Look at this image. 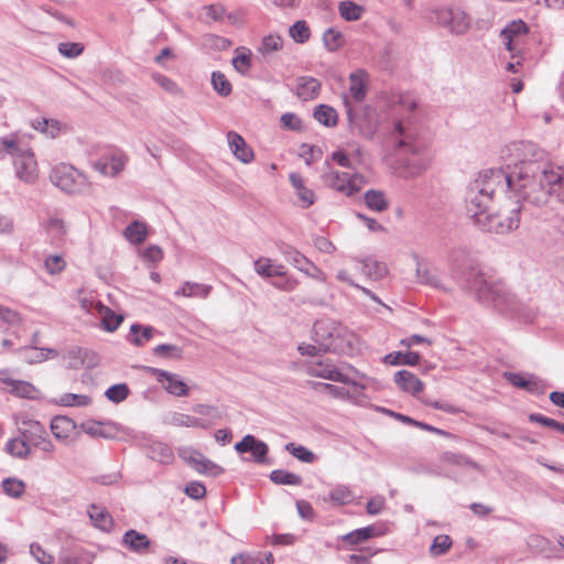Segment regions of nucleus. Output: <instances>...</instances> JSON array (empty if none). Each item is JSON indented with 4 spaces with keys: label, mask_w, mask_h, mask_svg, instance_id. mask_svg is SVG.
<instances>
[{
    "label": "nucleus",
    "mask_w": 564,
    "mask_h": 564,
    "mask_svg": "<svg viewBox=\"0 0 564 564\" xmlns=\"http://www.w3.org/2000/svg\"><path fill=\"white\" fill-rule=\"evenodd\" d=\"M30 444L23 438H12L6 444V449L12 456L25 458L30 454Z\"/></svg>",
    "instance_id": "37998d69"
},
{
    "label": "nucleus",
    "mask_w": 564,
    "mask_h": 564,
    "mask_svg": "<svg viewBox=\"0 0 564 564\" xmlns=\"http://www.w3.org/2000/svg\"><path fill=\"white\" fill-rule=\"evenodd\" d=\"M283 39L278 34H269L264 36L258 47V52L262 55H269L273 52L282 50Z\"/></svg>",
    "instance_id": "a19ab883"
},
{
    "label": "nucleus",
    "mask_w": 564,
    "mask_h": 564,
    "mask_svg": "<svg viewBox=\"0 0 564 564\" xmlns=\"http://www.w3.org/2000/svg\"><path fill=\"white\" fill-rule=\"evenodd\" d=\"M280 250L284 258L302 272L307 273V265H313L304 254L290 245H283Z\"/></svg>",
    "instance_id": "a878e982"
},
{
    "label": "nucleus",
    "mask_w": 564,
    "mask_h": 564,
    "mask_svg": "<svg viewBox=\"0 0 564 564\" xmlns=\"http://www.w3.org/2000/svg\"><path fill=\"white\" fill-rule=\"evenodd\" d=\"M130 330L135 335L131 339V343L138 347L143 346V344L150 340L155 333V329L152 326H142L140 324L131 325Z\"/></svg>",
    "instance_id": "c03bdc74"
},
{
    "label": "nucleus",
    "mask_w": 564,
    "mask_h": 564,
    "mask_svg": "<svg viewBox=\"0 0 564 564\" xmlns=\"http://www.w3.org/2000/svg\"><path fill=\"white\" fill-rule=\"evenodd\" d=\"M394 132L400 135L397 145L398 149H405L406 151L413 154L419 153V145L415 142H413L410 135L405 132V129L401 121H397L394 123Z\"/></svg>",
    "instance_id": "58836bf2"
},
{
    "label": "nucleus",
    "mask_w": 564,
    "mask_h": 564,
    "mask_svg": "<svg viewBox=\"0 0 564 564\" xmlns=\"http://www.w3.org/2000/svg\"><path fill=\"white\" fill-rule=\"evenodd\" d=\"M45 229L55 241H61L67 231L65 223L57 217H50L45 225Z\"/></svg>",
    "instance_id": "603ef678"
},
{
    "label": "nucleus",
    "mask_w": 564,
    "mask_h": 564,
    "mask_svg": "<svg viewBox=\"0 0 564 564\" xmlns=\"http://www.w3.org/2000/svg\"><path fill=\"white\" fill-rule=\"evenodd\" d=\"M26 149H21L13 137H2L0 138V153H8L12 155L14 159L18 158V154L24 152Z\"/></svg>",
    "instance_id": "052dcab7"
},
{
    "label": "nucleus",
    "mask_w": 564,
    "mask_h": 564,
    "mask_svg": "<svg viewBox=\"0 0 564 564\" xmlns=\"http://www.w3.org/2000/svg\"><path fill=\"white\" fill-rule=\"evenodd\" d=\"M462 283L463 288L473 294L477 301L496 307L500 305L503 294L502 285L496 283L492 276L479 267H471L464 272Z\"/></svg>",
    "instance_id": "7ed1b4c3"
},
{
    "label": "nucleus",
    "mask_w": 564,
    "mask_h": 564,
    "mask_svg": "<svg viewBox=\"0 0 564 564\" xmlns=\"http://www.w3.org/2000/svg\"><path fill=\"white\" fill-rule=\"evenodd\" d=\"M285 449L291 455H293L294 457H296L299 460H301L303 463H312L315 458V455L312 451H310L305 446L296 445L295 443H288L285 445Z\"/></svg>",
    "instance_id": "6e6d98bb"
},
{
    "label": "nucleus",
    "mask_w": 564,
    "mask_h": 564,
    "mask_svg": "<svg viewBox=\"0 0 564 564\" xmlns=\"http://www.w3.org/2000/svg\"><path fill=\"white\" fill-rule=\"evenodd\" d=\"M235 451L239 454L251 453L252 462L259 465L268 464L269 446L265 442L258 440L251 434H247L242 440L235 444Z\"/></svg>",
    "instance_id": "f8f14e48"
},
{
    "label": "nucleus",
    "mask_w": 564,
    "mask_h": 564,
    "mask_svg": "<svg viewBox=\"0 0 564 564\" xmlns=\"http://www.w3.org/2000/svg\"><path fill=\"white\" fill-rule=\"evenodd\" d=\"M340 17L346 21H357L364 13V8L352 1H343L338 7Z\"/></svg>",
    "instance_id": "79ce46f5"
},
{
    "label": "nucleus",
    "mask_w": 564,
    "mask_h": 564,
    "mask_svg": "<svg viewBox=\"0 0 564 564\" xmlns=\"http://www.w3.org/2000/svg\"><path fill=\"white\" fill-rule=\"evenodd\" d=\"M314 118L325 127H335L338 122L336 110L327 105H319L315 108Z\"/></svg>",
    "instance_id": "2f4dec72"
},
{
    "label": "nucleus",
    "mask_w": 564,
    "mask_h": 564,
    "mask_svg": "<svg viewBox=\"0 0 564 564\" xmlns=\"http://www.w3.org/2000/svg\"><path fill=\"white\" fill-rule=\"evenodd\" d=\"M58 52L67 58H75L84 52V45L79 42H62L58 44Z\"/></svg>",
    "instance_id": "bf43d9fd"
},
{
    "label": "nucleus",
    "mask_w": 564,
    "mask_h": 564,
    "mask_svg": "<svg viewBox=\"0 0 564 564\" xmlns=\"http://www.w3.org/2000/svg\"><path fill=\"white\" fill-rule=\"evenodd\" d=\"M528 32L529 26L522 20H513L502 29L500 35L505 42L506 48L511 53V58H514L521 53V45Z\"/></svg>",
    "instance_id": "1a4fd4ad"
},
{
    "label": "nucleus",
    "mask_w": 564,
    "mask_h": 564,
    "mask_svg": "<svg viewBox=\"0 0 564 564\" xmlns=\"http://www.w3.org/2000/svg\"><path fill=\"white\" fill-rule=\"evenodd\" d=\"M452 546V539L449 535L441 534L434 538L431 546L430 553L433 556H438L445 554Z\"/></svg>",
    "instance_id": "4d7b16f0"
},
{
    "label": "nucleus",
    "mask_w": 564,
    "mask_h": 564,
    "mask_svg": "<svg viewBox=\"0 0 564 564\" xmlns=\"http://www.w3.org/2000/svg\"><path fill=\"white\" fill-rule=\"evenodd\" d=\"M152 79L166 93L172 95H182V89L178 87V85L171 79L170 77L160 74V73H153Z\"/></svg>",
    "instance_id": "5fc2aeb1"
},
{
    "label": "nucleus",
    "mask_w": 564,
    "mask_h": 564,
    "mask_svg": "<svg viewBox=\"0 0 564 564\" xmlns=\"http://www.w3.org/2000/svg\"><path fill=\"white\" fill-rule=\"evenodd\" d=\"M91 399L85 394H76V393H65L61 398V403L66 406H85L90 403Z\"/></svg>",
    "instance_id": "e2e57ef3"
},
{
    "label": "nucleus",
    "mask_w": 564,
    "mask_h": 564,
    "mask_svg": "<svg viewBox=\"0 0 564 564\" xmlns=\"http://www.w3.org/2000/svg\"><path fill=\"white\" fill-rule=\"evenodd\" d=\"M147 226L144 223L134 220L124 229V237L133 245L142 243L147 238Z\"/></svg>",
    "instance_id": "7c9ffc66"
},
{
    "label": "nucleus",
    "mask_w": 564,
    "mask_h": 564,
    "mask_svg": "<svg viewBox=\"0 0 564 564\" xmlns=\"http://www.w3.org/2000/svg\"><path fill=\"white\" fill-rule=\"evenodd\" d=\"M327 167L329 166L327 165ZM322 178L324 184L328 187L347 195L348 189L346 187V182H348V173L328 169V171L323 174Z\"/></svg>",
    "instance_id": "5701e85b"
},
{
    "label": "nucleus",
    "mask_w": 564,
    "mask_h": 564,
    "mask_svg": "<svg viewBox=\"0 0 564 564\" xmlns=\"http://www.w3.org/2000/svg\"><path fill=\"white\" fill-rule=\"evenodd\" d=\"M88 516L94 527L104 532H109L113 527L111 514L100 506L91 505L88 509Z\"/></svg>",
    "instance_id": "412c9836"
},
{
    "label": "nucleus",
    "mask_w": 564,
    "mask_h": 564,
    "mask_svg": "<svg viewBox=\"0 0 564 564\" xmlns=\"http://www.w3.org/2000/svg\"><path fill=\"white\" fill-rule=\"evenodd\" d=\"M441 462L445 463V464H449V465H454V466H458V467H470V468H474V469H479V465L471 460L469 457L463 455V454H457V453H453V452H444L441 457H440Z\"/></svg>",
    "instance_id": "f704fd0d"
},
{
    "label": "nucleus",
    "mask_w": 564,
    "mask_h": 564,
    "mask_svg": "<svg viewBox=\"0 0 564 564\" xmlns=\"http://www.w3.org/2000/svg\"><path fill=\"white\" fill-rule=\"evenodd\" d=\"M180 455L196 471L205 458V456L200 452L192 449V448L184 449Z\"/></svg>",
    "instance_id": "338daca9"
},
{
    "label": "nucleus",
    "mask_w": 564,
    "mask_h": 564,
    "mask_svg": "<svg viewBox=\"0 0 564 564\" xmlns=\"http://www.w3.org/2000/svg\"><path fill=\"white\" fill-rule=\"evenodd\" d=\"M366 177L361 174L355 173L350 175L348 173V182H346L347 196H351L358 193L366 184Z\"/></svg>",
    "instance_id": "0e129e2a"
},
{
    "label": "nucleus",
    "mask_w": 564,
    "mask_h": 564,
    "mask_svg": "<svg viewBox=\"0 0 564 564\" xmlns=\"http://www.w3.org/2000/svg\"><path fill=\"white\" fill-rule=\"evenodd\" d=\"M432 20L456 35L465 34L470 28V19L459 8H438L432 11Z\"/></svg>",
    "instance_id": "0eeeda50"
},
{
    "label": "nucleus",
    "mask_w": 564,
    "mask_h": 564,
    "mask_svg": "<svg viewBox=\"0 0 564 564\" xmlns=\"http://www.w3.org/2000/svg\"><path fill=\"white\" fill-rule=\"evenodd\" d=\"M210 291L212 285L187 281L183 283L181 289L175 292V295L206 299L209 295Z\"/></svg>",
    "instance_id": "bb28decb"
},
{
    "label": "nucleus",
    "mask_w": 564,
    "mask_h": 564,
    "mask_svg": "<svg viewBox=\"0 0 564 564\" xmlns=\"http://www.w3.org/2000/svg\"><path fill=\"white\" fill-rule=\"evenodd\" d=\"M7 384L10 387V392L20 398L32 399L36 392L33 384L22 380H8Z\"/></svg>",
    "instance_id": "4c0bfd02"
},
{
    "label": "nucleus",
    "mask_w": 564,
    "mask_h": 564,
    "mask_svg": "<svg viewBox=\"0 0 564 564\" xmlns=\"http://www.w3.org/2000/svg\"><path fill=\"white\" fill-rule=\"evenodd\" d=\"M305 372L308 376L318 377L329 381L340 382L344 384H356V382L348 376L344 375L330 359L307 362L305 365Z\"/></svg>",
    "instance_id": "6e6552de"
},
{
    "label": "nucleus",
    "mask_w": 564,
    "mask_h": 564,
    "mask_svg": "<svg viewBox=\"0 0 564 564\" xmlns=\"http://www.w3.org/2000/svg\"><path fill=\"white\" fill-rule=\"evenodd\" d=\"M366 206L377 213H381L388 209L389 202L382 191L368 189L364 195Z\"/></svg>",
    "instance_id": "393cba45"
},
{
    "label": "nucleus",
    "mask_w": 564,
    "mask_h": 564,
    "mask_svg": "<svg viewBox=\"0 0 564 564\" xmlns=\"http://www.w3.org/2000/svg\"><path fill=\"white\" fill-rule=\"evenodd\" d=\"M421 359V356L416 351H406V352H390L384 357V361L392 366L398 365H409V366H415L419 364Z\"/></svg>",
    "instance_id": "c756f323"
},
{
    "label": "nucleus",
    "mask_w": 564,
    "mask_h": 564,
    "mask_svg": "<svg viewBox=\"0 0 564 564\" xmlns=\"http://www.w3.org/2000/svg\"><path fill=\"white\" fill-rule=\"evenodd\" d=\"M321 90L318 79L311 76H303L297 79L296 95L304 101L312 100L317 97Z\"/></svg>",
    "instance_id": "aec40b11"
},
{
    "label": "nucleus",
    "mask_w": 564,
    "mask_h": 564,
    "mask_svg": "<svg viewBox=\"0 0 564 564\" xmlns=\"http://www.w3.org/2000/svg\"><path fill=\"white\" fill-rule=\"evenodd\" d=\"M350 337L348 329L333 319H319L313 325L312 339L323 354L343 350L345 344L350 346Z\"/></svg>",
    "instance_id": "20e7f679"
},
{
    "label": "nucleus",
    "mask_w": 564,
    "mask_h": 564,
    "mask_svg": "<svg viewBox=\"0 0 564 564\" xmlns=\"http://www.w3.org/2000/svg\"><path fill=\"white\" fill-rule=\"evenodd\" d=\"M72 429L73 421L66 416H55L51 421V431L53 435L58 440L66 438Z\"/></svg>",
    "instance_id": "e433bc0d"
},
{
    "label": "nucleus",
    "mask_w": 564,
    "mask_h": 564,
    "mask_svg": "<svg viewBox=\"0 0 564 564\" xmlns=\"http://www.w3.org/2000/svg\"><path fill=\"white\" fill-rule=\"evenodd\" d=\"M290 36L300 44L308 41L311 36V30L307 23L303 20L296 21L289 30Z\"/></svg>",
    "instance_id": "3c124183"
},
{
    "label": "nucleus",
    "mask_w": 564,
    "mask_h": 564,
    "mask_svg": "<svg viewBox=\"0 0 564 564\" xmlns=\"http://www.w3.org/2000/svg\"><path fill=\"white\" fill-rule=\"evenodd\" d=\"M212 85L213 88L223 97L229 96L232 91L230 82L221 72H213Z\"/></svg>",
    "instance_id": "8fccbe9b"
},
{
    "label": "nucleus",
    "mask_w": 564,
    "mask_h": 564,
    "mask_svg": "<svg viewBox=\"0 0 564 564\" xmlns=\"http://www.w3.org/2000/svg\"><path fill=\"white\" fill-rule=\"evenodd\" d=\"M361 264L362 273L372 280H380L387 274L386 264L373 258H365L361 260Z\"/></svg>",
    "instance_id": "c85d7f7f"
},
{
    "label": "nucleus",
    "mask_w": 564,
    "mask_h": 564,
    "mask_svg": "<svg viewBox=\"0 0 564 564\" xmlns=\"http://www.w3.org/2000/svg\"><path fill=\"white\" fill-rule=\"evenodd\" d=\"M44 267L47 273L57 274L61 273L65 267L66 262L59 254H51L44 261Z\"/></svg>",
    "instance_id": "680f3d73"
},
{
    "label": "nucleus",
    "mask_w": 564,
    "mask_h": 564,
    "mask_svg": "<svg viewBox=\"0 0 564 564\" xmlns=\"http://www.w3.org/2000/svg\"><path fill=\"white\" fill-rule=\"evenodd\" d=\"M129 392L130 390L127 383H117L109 387L106 390L105 395L109 401L120 403L128 398Z\"/></svg>",
    "instance_id": "864d4df0"
},
{
    "label": "nucleus",
    "mask_w": 564,
    "mask_h": 564,
    "mask_svg": "<svg viewBox=\"0 0 564 564\" xmlns=\"http://www.w3.org/2000/svg\"><path fill=\"white\" fill-rule=\"evenodd\" d=\"M312 389L315 391L326 392L336 399H346L349 397V391L344 387H337L332 383L311 381L310 382Z\"/></svg>",
    "instance_id": "ea45409f"
},
{
    "label": "nucleus",
    "mask_w": 564,
    "mask_h": 564,
    "mask_svg": "<svg viewBox=\"0 0 564 564\" xmlns=\"http://www.w3.org/2000/svg\"><path fill=\"white\" fill-rule=\"evenodd\" d=\"M153 355L165 359L180 360L183 358V349L172 344H160L153 348Z\"/></svg>",
    "instance_id": "a18cd8bd"
},
{
    "label": "nucleus",
    "mask_w": 564,
    "mask_h": 564,
    "mask_svg": "<svg viewBox=\"0 0 564 564\" xmlns=\"http://www.w3.org/2000/svg\"><path fill=\"white\" fill-rule=\"evenodd\" d=\"M224 471H225V469L221 466L215 464L207 457L204 458V460L202 462L200 466L197 469V473L209 475L213 477H217V476L224 474Z\"/></svg>",
    "instance_id": "774afa93"
},
{
    "label": "nucleus",
    "mask_w": 564,
    "mask_h": 564,
    "mask_svg": "<svg viewBox=\"0 0 564 564\" xmlns=\"http://www.w3.org/2000/svg\"><path fill=\"white\" fill-rule=\"evenodd\" d=\"M354 499V495L351 490L344 485H338L328 494L327 497H324V501H329L336 506H343L351 502Z\"/></svg>",
    "instance_id": "473e14b6"
},
{
    "label": "nucleus",
    "mask_w": 564,
    "mask_h": 564,
    "mask_svg": "<svg viewBox=\"0 0 564 564\" xmlns=\"http://www.w3.org/2000/svg\"><path fill=\"white\" fill-rule=\"evenodd\" d=\"M122 545L135 553H144L151 544L147 534L130 529L124 532L121 541Z\"/></svg>",
    "instance_id": "dca6fc26"
},
{
    "label": "nucleus",
    "mask_w": 564,
    "mask_h": 564,
    "mask_svg": "<svg viewBox=\"0 0 564 564\" xmlns=\"http://www.w3.org/2000/svg\"><path fill=\"white\" fill-rule=\"evenodd\" d=\"M256 272L263 278H276L284 275V267L275 264L269 258H259L253 263Z\"/></svg>",
    "instance_id": "4be33fe9"
},
{
    "label": "nucleus",
    "mask_w": 564,
    "mask_h": 564,
    "mask_svg": "<svg viewBox=\"0 0 564 564\" xmlns=\"http://www.w3.org/2000/svg\"><path fill=\"white\" fill-rule=\"evenodd\" d=\"M19 431L22 437L32 446H37L40 440L48 436L44 425L35 420H23Z\"/></svg>",
    "instance_id": "4468645a"
},
{
    "label": "nucleus",
    "mask_w": 564,
    "mask_h": 564,
    "mask_svg": "<svg viewBox=\"0 0 564 564\" xmlns=\"http://www.w3.org/2000/svg\"><path fill=\"white\" fill-rule=\"evenodd\" d=\"M147 455L161 464H170L174 458L171 447L162 442H153L148 447Z\"/></svg>",
    "instance_id": "b1692460"
},
{
    "label": "nucleus",
    "mask_w": 564,
    "mask_h": 564,
    "mask_svg": "<svg viewBox=\"0 0 564 564\" xmlns=\"http://www.w3.org/2000/svg\"><path fill=\"white\" fill-rule=\"evenodd\" d=\"M323 43L327 51L336 52L345 44L344 35L340 31L328 28L323 34Z\"/></svg>",
    "instance_id": "c9c22d12"
},
{
    "label": "nucleus",
    "mask_w": 564,
    "mask_h": 564,
    "mask_svg": "<svg viewBox=\"0 0 564 564\" xmlns=\"http://www.w3.org/2000/svg\"><path fill=\"white\" fill-rule=\"evenodd\" d=\"M15 176L25 184H34L39 177L37 162L34 153L26 149L13 160Z\"/></svg>",
    "instance_id": "9b49d317"
},
{
    "label": "nucleus",
    "mask_w": 564,
    "mask_h": 564,
    "mask_svg": "<svg viewBox=\"0 0 564 564\" xmlns=\"http://www.w3.org/2000/svg\"><path fill=\"white\" fill-rule=\"evenodd\" d=\"M166 422L173 426L198 427L203 430L209 429L213 425V423L207 420L178 412L171 413Z\"/></svg>",
    "instance_id": "6ab92c4d"
},
{
    "label": "nucleus",
    "mask_w": 564,
    "mask_h": 564,
    "mask_svg": "<svg viewBox=\"0 0 564 564\" xmlns=\"http://www.w3.org/2000/svg\"><path fill=\"white\" fill-rule=\"evenodd\" d=\"M344 106L351 131L371 139L379 127V119L375 109L370 106L354 107L347 97L344 98Z\"/></svg>",
    "instance_id": "39448f33"
},
{
    "label": "nucleus",
    "mask_w": 564,
    "mask_h": 564,
    "mask_svg": "<svg viewBox=\"0 0 564 564\" xmlns=\"http://www.w3.org/2000/svg\"><path fill=\"white\" fill-rule=\"evenodd\" d=\"M394 382L402 391L411 393L412 395H416L424 388L423 382L408 370L395 372Z\"/></svg>",
    "instance_id": "2eb2a0df"
},
{
    "label": "nucleus",
    "mask_w": 564,
    "mask_h": 564,
    "mask_svg": "<svg viewBox=\"0 0 564 564\" xmlns=\"http://www.w3.org/2000/svg\"><path fill=\"white\" fill-rule=\"evenodd\" d=\"M245 52L237 54L232 58V66L241 75L249 74L252 61H251V51L248 48L242 47Z\"/></svg>",
    "instance_id": "09e8293b"
},
{
    "label": "nucleus",
    "mask_w": 564,
    "mask_h": 564,
    "mask_svg": "<svg viewBox=\"0 0 564 564\" xmlns=\"http://www.w3.org/2000/svg\"><path fill=\"white\" fill-rule=\"evenodd\" d=\"M282 128L291 131H300L302 129V120L295 113L286 112L280 118Z\"/></svg>",
    "instance_id": "69168bd1"
},
{
    "label": "nucleus",
    "mask_w": 564,
    "mask_h": 564,
    "mask_svg": "<svg viewBox=\"0 0 564 564\" xmlns=\"http://www.w3.org/2000/svg\"><path fill=\"white\" fill-rule=\"evenodd\" d=\"M105 310L102 316V326L108 332H115L123 321L122 315L115 314L110 308L101 306V311Z\"/></svg>",
    "instance_id": "13d9d810"
},
{
    "label": "nucleus",
    "mask_w": 564,
    "mask_h": 564,
    "mask_svg": "<svg viewBox=\"0 0 564 564\" xmlns=\"http://www.w3.org/2000/svg\"><path fill=\"white\" fill-rule=\"evenodd\" d=\"M90 355L85 348L82 347H72L64 355V360L66 362V367L69 369H78L86 364L87 357Z\"/></svg>",
    "instance_id": "cd10ccee"
},
{
    "label": "nucleus",
    "mask_w": 564,
    "mask_h": 564,
    "mask_svg": "<svg viewBox=\"0 0 564 564\" xmlns=\"http://www.w3.org/2000/svg\"><path fill=\"white\" fill-rule=\"evenodd\" d=\"M376 535L375 527L369 525L357 529L352 532L347 533L343 540L349 544H358L365 542Z\"/></svg>",
    "instance_id": "de8ad7c7"
},
{
    "label": "nucleus",
    "mask_w": 564,
    "mask_h": 564,
    "mask_svg": "<svg viewBox=\"0 0 564 564\" xmlns=\"http://www.w3.org/2000/svg\"><path fill=\"white\" fill-rule=\"evenodd\" d=\"M127 159L123 155H112L100 159L94 163V167L106 176H117L124 167Z\"/></svg>",
    "instance_id": "f3484780"
},
{
    "label": "nucleus",
    "mask_w": 564,
    "mask_h": 564,
    "mask_svg": "<svg viewBox=\"0 0 564 564\" xmlns=\"http://www.w3.org/2000/svg\"><path fill=\"white\" fill-rule=\"evenodd\" d=\"M145 371L153 375L167 393L175 397H186L189 394V388L178 375L154 367H145Z\"/></svg>",
    "instance_id": "9d476101"
},
{
    "label": "nucleus",
    "mask_w": 564,
    "mask_h": 564,
    "mask_svg": "<svg viewBox=\"0 0 564 564\" xmlns=\"http://www.w3.org/2000/svg\"><path fill=\"white\" fill-rule=\"evenodd\" d=\"M269 478L275 485H290V486L302 485V477L300 475L284 470V469L272 470L269 475Z\"/></svg>",
    "instance_id": "72a5a7b5"
},
{
    "label": "nucleus",
    "mask_w": 564,
    "mask_h": 564,
    "mask_svg": "<svg viewBox=\"0 0 564 564\" xmlns=\"http://www.w3.org/2000/svg\"><path fill=\"white\" fill-rule=\"evenodd\" d=\"M368 73L365 69H357L349 75L350 87L349 93L352 98L360 102L367 95Z\"/></svg>",
    "instance_id": "a211bd4d"
},
{
    "label": "nucleus",
    "mask_w": 564,
    "mask_h": 564,
    "mask_svg": "<svg viewBox=\"0 0 564 564\" xmlns=\"http://www.w3.org/2000/svg\"><path fill=\"white\" fill-rule=\"evenodd\" d=\"M524 159L512 173L501 169H489L471 180L465 192L466 212L473 221L490 210L495 197L505 193L506 197L516 193L533 205H543L550 196L564 203V170L544 162V151L533 143L523 145Z\"/></svg>",
    "instance_id": "f257e3e1"
},
{
    "label": "nucleus",
    "mask_w": 564,
    "mask_h": 564,
    "mask_svg": "<svg viewBox=\"0 0 564 564\" xmlns=\"http://www.w3.org/2000/svg\"><path fill=\"white\" fill-rule=\"evenodd\" d=\"M51 182L67 194H79L87 187L86 176L74 166L61 163L50 173Z\"/></svg>",
    "instance_id": "423d86ee"
},
{
    "label": "nucleus",
    "mask_w": 564,
    "mask_h": 564,
    "mask_svg": "<svg viewBox=\"0 0 564 564\" xmlns=\"http://www.w3.org/2000/svg\"><path fill=\"white\" fill-rule=\"evenodd\" d=\"M505 204L496 212L488 210L474 223L481 231L506 235L516 230L520 225L521 202H529L516 193L509 194Z\"/></svg>",
    "instance_id": "f03ea898"
},
{
    "label": "nucleus",
    "mask_w": 564,
    "mask_h": 564,
    "mask_svg": "<svg viewBox=\"0 0 564 564\" xmlns=\"http://www.w3.org/2000/svg\"><path fill=\"white\" fill-rule=\"evenodd\" d=\"M227 141L232 154L237 160L246 164L253 160V150L247 144L245 139L239 133L229 131L227 133Z\"/></svg>",
    "instance_id": "ddd939ff"
},
{
    "label": "nucleus",
    "mask_w": 564,
    "mask_h": 564,
    "mask_svg": "<svg viewBox=\"0 0 564 564\" xmlns=\"http://www.w3.org/2000/svg\"><path fill=\"white\" fill-rule=\"evenodd\" d=\"M3 492L12 498H20L25 492V484L14 477H9L2 480Z\"/></svg>",
    "instance_id": "49530a36"
}]
</instances>
